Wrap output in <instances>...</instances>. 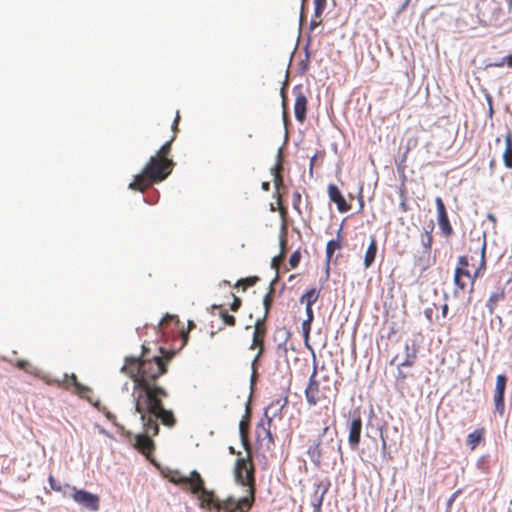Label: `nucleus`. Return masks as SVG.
<instances>
[{
    "mask_svg": "<svg viewBox=\"0 0 512 512\" xmlns=\"http://www.w3.org/2000/svg\"><path fill=\"white\" fill-rule=\"evenodd\" d=\"M341 248V244H339V240H329L326 245V262H327V272L329 271V262L331 261L334 252L337 249Z\"/></svg>",
    "mask_w": 512,
    "mask_h": 512,
    "instance_id": "obj_26",
    "label": "nucleus"
},
{
    "mask_svg": "<svg viewBox=\"0 0 512 512\" xmlns=\"http://www.w3.org/2000/svg\"><path fill=\"white\" fill-rule=\"evenodd\" d=\"M320 290L316 288L309 289L300 297V303H305L306 306H312L319 298Z\"/></svg>",
    "mask_w": 512,
    "mask_h": 512,
    "instance_id": "obj_20",
    "label": "nucleus"
},
{
    "mask_svg": "<svg viewBox=\"0 0 512 512\" xmlns=\"http://www.w3.org/2000/svg\"><path fill=\"white\" fill-rule=\"evenodd\" d=\"M454 283L457 289L464 290L466 283L461 278H454Z\"/></svg>",
    "mask_w": 512,
    "mask_h": 512,
    "instance_id": "obj_48",
    "label": "nucleus"
},
{
    "mask_svg": "<svg viewBox=\"0 0 512 512\" xmlns=\"http://www.w3.org/2000/svg\"><path fill=\"white\" fill-rule=\"evenodd\" d=\"M221 317L225 324L229 326L235 325V317L230 315L227 311H221Z\"/></svg>",
    "mask_w": 512,
    "mask_h": 512,
    "instance_id": "obj_39",
    "label": "nucleus"
},
{
    "mask_svg": "<svg viewBox=\"0 0 512 512\" xmlns=\"http://www.w3.org/2000/svg\"><path fill=\"white\" fill-rule=\"evenodd\" d=\"M342 227H343V223L340 225V227L336 233V238L334 239V240H339V244H341V240H342V235H341Z\"/></svg>",
    "mask_w": 512,
    "mask_h": 512,
    "instance_id": "obj_55",
    "label": "nucleus"
},
{
    "mask_svg": "<svg viewBox=\"0 0 512 512\" xmlns=\"http://www.w3.org/2000/svg\"><path fill=\"white\" fill-rule=\"evenodd\" d=\"M283 147H280L277 152V163L274 167L271 168V173L275 176V183H278L279 172L282 169L281 160H282Z\"/></svg>",
    "mask_w": 512,
    "mask_h": 512,
    "instance_id": "obj_31",
    "label": "nucleus"
},
{
    "mask_svg": "<svg viewBox=\"0 0 512 512\" xmlns=\"http://www.w3.org/2000/svg\"><path fill=\"white\" fill-rule=\"evenodd\" d=\"M328 196L329 199L336 204L339 212L345 213L349 211V204L347 203L341 191L335 184L328 185Z\"/></svg>",
    "mask_w": 512,
    "mask_h": 512,
    "instance_id": "obj_13",
    "label": "nucleus"
},
{
    "mask_svg": "<svg viewBox=\"0 0 512 512\" xmlns=\"http://www.w3.org/2000/svg\"><path fill=\"white\" fill-rule=\"evenodd\" d=\"M169 480L175 484L189 486L191 493L197 496L200 508L212 510L214 505L213 491L205 488L204 480L198 471L192 470L190 476L182 475L175 471L169 477Z\"/></svg>",
    "mask_w": 512,
    "mask_h": 512,
    "instance_id": "obj_4",
    "label": "nucleus"
},
{
    "mask_svg": "<svg viewBox=\"0 0 512 512\" xmlns=\"http://www.w3.org/2000/svg\"><path fill=\"white\" fill-rule=\"evenodd\" d=\"M432 231H433V226H431L429 230H425L424 234L422 235L421 244L423 246V250H425V251L431 252V246H432V241H433Z\"/></svg>",
    "mask_w": 512,
    "mask_h": 512,
    "instance_id": "obj_30",
    "label": "nucleus"
},
{
    "mask_svg": "<svg viewBox=\"0 0 512 512\" xmlns=\"http://www.w3.org/2000/svg\"><path fill=\"white\" fill-rule=\"evenodd\" d=\"M326 7V0H314V15L319 17Z\"/></svg>",
    "mask_w": 512,
    "mask_h": 512,
    "instance_id": "obj_34",
    "label": "nucleus"
},
{
    "mask_svg": "<svg viewBox=\"0 0 512 512\" xmlns=\"http://www.w3.org/2000/svg\"><path fill=\"white\" fill-rule=\"evenodd\" d=\"M458 262L460 264V267L468 266V259L465 256H460L458 259Z\"/></svg>",
    "mask_w": 512,
    "mask_h": 512,
    "instance_id": "obj_53",
    "label": "nucleus"
},
{
    "mask_svg": "<svg viewBox=\"0 0 512 512\" xmlns=\"http://www.w3.org/2000/svg\"><path fill=\"white\" fill-rule=\"evenodd\" d=\"M175 316H172V315H166L165 317H163L159 322H158V327H160L164 321L167 319V318H174Z\"/></svg>",
    "mask_w": 512,
    "mask_h": 512,
    "instance_id": "obj_60",
    "label": "nucleus"
},
{
    "mask_svg": "<svg viewBox=\"0 0 512 512\" xmlns=\"http://www.w3.org/2000/svg\"><path fill=\"white\" fill-rule=\"evenodd\" d=\"M290 335H291L290 332L285 328L277 329V331L275 333V339L277 340L279 338V342L277 344V352L279 354L287 353V351H288L287 341H288Z\"/></svg>",
    "mask_w": 512,
    "mask_h": 512,
    "instance_id": "obj_17",
    "label": "nucleus"
},
{
    "mask_svg": "<svg viewBox=\"0 0 512 512\" xmlns=\"http://www.w3.org/2000/svg\"><path fill=\"white\" fill-rule=\"evenodd\" d=\"M300 259H301V254L300 252L297 250V251H294L290 258H289V265L292 267V268H295L297 267V265L299 264L300 262Z\"/></svg>",
    "mask_w": 512,
    "mask_h": 512,
    "instance_id": "obj_37",
    "label": "nucleus"
},
{
    "mask_svg": "<svg viewBox=\"0 0 512 512\" xmlns=\"http://www.w3.org/2000/svg\"><path fill=\"white\" fill-rule=\"evenodd\" d=\"M280 249H281L280 255L284 256L285 251H286V239L283 234L280 236Z\"/></svg>",
    "mask_w": 512,
    "mask_h": 512,
    "instance_id": "obj_46",
    "label": "nucleus"
},
{
    "mask_svg": "<svg viewBox=\"0 0 512 512\" xmlns=\"http://www.w3.org/2000/svg\"><path fill=\"white\" fill-rule=\"evenodd\" d=\"M178 121H179V113H177L176 115V118L173 122V125H172V129L175 131L176 130V127H177V124H178Z\"/></svg>",
    "mask_w": 512,
    "mask_h": 512,
    "instance_id": "obj_61",
    "label": "nucleus"
},
{
    "mask_svg": "<svg viewBox=\"0 0 512 512\" xmlns=\"http://www.w3.org/2000/svg\"><path fill=\"white\" fill-rule=\"evenodd\" d=\"M292 93L295 96V103H294V115L295 119L302 123L306 118L307 113V97L305 93L303 92V86L302 85H295L292 88Z\"/></svg>",
    "mask_w": 512,
    "mask_h": 512,
    "instance_id": "obj_7",
    "label": "nucleus"
},
{
    "mask_svg": "<svg viewBox=\"0 0 512 512\" xmlns=\"http://www.w3.org/2000/svg\"><path fill=\"white\" fill-rule=\"evenodd\" d=\"M462 276L471 278V276L467 270H465L463 267H457L455 269L454 278H461Z\"/></svg>",
    "mask_w": 512,
    "mask_h": 512,
    "instance_id": "obj_42",
    "label": "nucleus"
},
{
    "mask_svg": "<svg viewBox=\"0 0 512 512\" xmlns=\"http://www.w3.org/2000/svg\"><path fill=\"white\" fill-rule=\"evenodd\" d=\"M380 439H381V452L384 457L388 454L387 450V439L386 436H384L382 428L380 429Z\"/></svg>",
    "mask_w": 512,
    "mask_h": 512,
    "instance_id": "obj_40",
    "label": "nucleus"
},
{
    "mask_svg": "<svg viewBox=\"0 0 512 512\" xmlns=\"http://www.w3.org/2000/svg\"><path fill=\"white\" fill-rule=\"evenodd\" d=\"M505 64L512 66V55L505 56L500 61L490 64V66L502 67Z\"/></svg>",
    "mask_w": 512,
    "mask_h": 512,
    "instance_id": "obj_38",
    "label": "nucleus"
},
{
    "mask_svg": "<svg viewBox=\"0 0 512 512\" xmlns=\"http://www.w3.org/2000/svg\"><path fill=\"white\" fill-rule=\"evenodd\" d=\"M96 428L98 429V432L106 437H109L113 439V436L102 426L97 425Z\"/></svg>",
    "mask_w": 512,
    "mask_h": 512,
    "instance_id": "obj_52",
    "label": "nucleus"
},
{
    "mask_svg": "<svg viewBox=\"0 0 512 512\" xmlns=\"http://www.w3.org/2000/svg\"><path fill=\"white\" fill-rule=\"evenodd\" d=\"M483 433V429H476L469 433L467 436V445L470 446L471 449H475L476 446L481 442Z\"/></svg>",
    "mask_w": 512,
    "mask_h": 512,
    "instance_id": "obj_25",
    "label": "nucleus"
},
{
    "mask_svg": "<svg viewBox=\"0 0 512 512\" xmlns=\"http://www.w3.org/2000/svg\"><path fill=\"white\" fill-rule=\"evenodd\" d=\"M447 313H448V306H447V304H445L442 306L441 314L443 317H446Z\"/></svg>",
    "mask_w": 512,
    "mask_h": 512,
    "instance_id": "obj_59",
    "label": "nucleus"
},
{
    "mask_svg": "<svg viewBox=\"0 0 512 512\" xmlns=\"http://www.w3.org/2000/svg\"><path fill=\"white\" fill-rule=\"evenodd\" d=\"M328 430H329V427H328V426L324 427V428L322 429V433H321V435H319V437H318V438H320V439L322 440V437L327 433V431H328Z\"/></svg>",
    "mask_w": 512,
    "mask_h": 512,
    "instance_id": "obj_62",
    "label": "nucleus"
},
{
    "mask_svg": "<svg viewBox=\"0 0 512 512\" xmlns=\"http://www.w3.org/2000/svg\"><path fill=\"white\" fill-rule=\"evenodd\" d=\"M256 347H259V351H258L257 355L254 357V359L252 360V363H251V370L252 371H253L254 368L257 369V363L259 361V358L262 356V354L264 352V343L261 342Z\"/></svg>",
    "mask_w": 512,
    "mask_h": 512,
    "instance_id": "obj_36",
    "label": "nucleus"
},
{
    "mask_svg": "<svg viewBox=\"0 0 512 512\" xmlns=\"http://www.w3.org/2000/svg\"><path fill=\"white\" fill-rule=\"evenodd\" d=\"M239 430H240L241 438H242V440H244V438H245V435H244V421H241L239 423Z\"/></svg>",
    "mask_w": 512,
    "mask_h": 512,
    "instance_id": "obj_57",
    "label": "nucleus"
},
{
    "mask_svg": "<svg viewBox=\"0 0 512 512\" xmlns=\"http://www.w3.org/2000/svg\"><path fill=\"white\" fill-rule=\"evenodd\" d=\"M459 493H460V491H456V492H454V493H453V494L448 498L447 503H446V505H447V507H448V508L453 504V502L455 501V499H456V497L458 496V494H459Z\"/></svg>",
    "mask_w": 512,
    "mask_h": 512,
    "instance_id": "obj_51",
    "label": "nucleus"
},
{
    "mask_svg": "<svg viewBox=\"0 0 512 512\" xmlns=\"http://www.w3.org/2000/svg\"><path fill=\"white\" fill-rule=\"evenodd\" d=\"M330 487L329 481H318L314 483V492L311 497V506L313 512H321V507L325 494L328 492Z\"/></svg>",
    "mask_w": 512,
    "mask_h": 512,
    "instance_id": "obj_11",
    "label": "nucleus"
},
{
    "mask_svg": "<svg viewBox=\"0 0 512 512\" xmlns=\"http://www.w3.org/2000/svg\"><path fill=\"white\" fill-rule=\"evenodd\" d=\"M241 306V300L237 297H234L233 303L231 304V310L237 311Z\"/></svg>",
    "mask_w": 512,
    "mask_h": 512,
    "instance_id": "obj_49",
    "label": "nucleus"
},
{
    "mask_svg": "<svg viewBox=\"0 0 512 512\" xmlns=\"http://www.w3.org/2000/svg\"><path fill=\"white\" fill-rule=\"evenodd\" d=\"M315 159H316V155H314V156L310 159L309 174H310L311 176L313 175V167H314Z\"/></svg>",
    "mask_w": 512,
    "mask_h": 512,
    "instance_id": "obj_56",
    "label": "nucleus"
},
{
    "mask_svg": "<svg viewBox=\"0 0 512 512\" xmlns=\"http://www.w3.org/2000/svg\"><path fill=\"white\" fill-rule=\"evenodd\" d=\"M172 140L163 144L160 150L150 157L142 171L135 175L134 180L128 185L129 189L143 192L153 183L161 182L168 177L174 162L172 159L161 157V155H166L170 152Z\"/></svg>",
    "mask_w": 512,
    "mask_h": 512,
    "instance_id": "obj_3",
    "label": "nucleus"
},
{
    "mask_svg": "<svg viewBox=\"0 0 512 512\" xmlns=\"http://www.w3.org/2000/svg\"><path fill=\"white\" fill-rule=\"evenodd\" d=\"M507 384V377L504 374H499L496 378L495 393H505Z\"/></svg>",
    "mask_w": 512,
    "mask_h": 512,
    "instance_id": "obj_33",
    "label": "nucleus"
},
{
    "mask_svg": "<svg viewBox=\"0 0 512 512\" xmlns=\"http://www.w3.org/2000/svg\"><path fill=\"white\" fill-rule=\"evenodd\" d=\"M283 257L284 256H282V255H278V256L273 257L272 262H271L272 268L277 270L278 269V265L282 261Z\"/></svg>",
    "mask_w": 512,
    "mask_h": 512,
    "instance_id": "obj_44",
    "label": "nucleus"
},
{
    "mask_svg": "<svg viewBox=\"0 0 512 512\" xmlns=\"http://www.w3.org/2000/svg\"><path fill=\"white\" fill-rule=\"evenodd\" d=\"M402 367H399L398 366V371H397V381H401V382H404L405 379L407 378V374L401 369Z\"/></svg>",
    "mask_w": 512,
    "mask_h": 512,
    "instance_id": "obj_45",
    "label": "nucleus"
},
{
    "mask_svg": "<svg viewBox=\"0 0 512 512\" xmlns=\"http://www.w3.org/2000/svg\"><path fill=\"white\" fill-rule=\"evenodd\" d=\"M14 365L26 373L42 378V371L27 360H17Z\"/></svg>",
    "mask_w": 512,
    "mask_h": 512,
    "instance_id": "obj_19",
    "label": "nucleus"
},
{
    "mask_svg": "<svg viewBox=\"0 0 512 512\" xmlns=\"http://www.w3.org/2000/svg\"><path fill=\"white\" fill-rule=\"evenodd\" d=\"M48 481H49L51 489H53L54 491L62 490V485L58 481H56L53 476L50 475L48 478Z\"/></svg>",
    "mask_w": 512,
    "mask_h": 512,
    "instance_id": "obj_41",
    "label": "nucleus"
},
{
    "mask_svg": "<svg viewBox=\"0 0 512 512\" xmlns=\"http://www.w3.org/2000/svg\"><path fill=\"white\" fill-rule=\"evenodd\" d=\"M121 390L122 391H128L129 390V383L128 382L124 383L122 385V387H121Z\"/></svg>",
    "mask_w": 512,
    "mask_h": 512,
    "instance_id": "obj_64",
    "label": "nucleus"
},
{
    "mask_svg": "<svg viewBox=\"0 0 512 512\" xmlns=\"http://www.w3.org/2000/svg\"><path fill=\"white\" fill-rule=\"evenodd\" d=\"M479 23L485 27H500L502 24V8L497 0H479L476 4Z\"/></svg>",
    "mask_w": 512,
    "mask_h": 512,
    "instance_id": "obj_5",
    "label": "nucleus"
},
{
    "mask_svg": "<svg viewBox=\"0 0 512 512\" xmlns=\"http://www.w3.org/2000/svg\"><path fill=\"white\" fill-rule=\"evenodd\" d=\"M485 253H486V238L484 236L483 240H482V245H481V248H480V254H481L480 265L477 268V270L475 271L474 277H477L480 274L481 270L485 269V264H486V262H485Z\"/></svg>",
    "mask_w": 512,
    "mask_h": 512,
    "instance_id": "obj_32",
    "label": "nucleus"
},
{
    "mask_svg": "<svg viewBox=\"0 0 512 512\" xmlns=\"http://www.w3.org/2000/svg\"><path fill=\"white\" fill-rule=\"evenodd\" d=\"M277 280H278V275H276V277L271 281V283H270V291L263 298V306H264V309H265L264 319H266L267 316H268L269 309H270V306H271V303H272V294H273V291H274V285L277 282Z\"/></svg>",
    "mask_w": 512,
    "mask_h": 512,
    "instance_id": "obj_27",
    "label": "nucleus"
},
{
    "mask_svg": "<svg viewBox=\"0 0 512 512\" xmlns=\"http://www.w3.org/2000/svg\"><path fill=\"white\" fill-rule=\"evenodd\" d=\"M505 152L503 155L504 164L507 168H512V136L508 134L505 138Z\"/></svg>",
    "mask_w": 512,
    "mask_h": 512,
    "instance_id": "obj_23",
    "label": "nucleus"
},
{
    "mask_svg": "<svg viewBox=\"0 0 512 512\" xmlns=\"http://www.w3.org/2000/svg\"><path fill=\"white\" fill-rule=\"evenodd\" d=\"M311 324L312 322H310V320H304L301 325L302 334L306 343L308 342L309 334L311 331Z\"/></svg>",
    "mask_w": 512,
    "mask_h": 512,
    "instance_id": "obj_35",
    "label": "nucleus"
},
{
    "mask_svg": "<svg viewBox=\"0 0 512 512\" xmlns=\"http://www.w3.org/2000/svg\"><path fill=\"white\" fill-rule=\"evenodd\" d=\"M268 409L264 412V417L259 421L256 426V438L257 441L267 439V448L274 442L273 435L271 432L272 418L268 416Z\"/></svg>",
    "mask_w": 512,
    "mask_h": 512,
    "instance_id": "obj_9",
    "label": "nucleus"
},
{
    "mask_svg": "<svg viewBox=\"0 0 512 512\" xmlns=\"http://www.w3.org/2000/svg\"><path fill=\"white\" fill-rule=\"evenodd\" d=\"M257 376H258V374H257L256 368H254L251 373V377H250L251 391L253 390V386L256 383Z\"/></svg>",
    "mask_w": 512,
    "mask_h": 512,
    "instance_id": "obj_50",
    "label": "nucleus"
},
{
    "mask_svg": "<svg viewBox=\"0 0 512 512\" xmlns=\"http://www.w3.org/2000/svg\"><path fill=\"white\" fill-rule=\"evenodd\" d=\"M320 445L321 439L317 438L307 450V455L316 468H320L322 463V449L320 448Z\"/></svg>",
    "mask_w": 512,
    "mask_h": 512,
    "instance_id": "obj_15",
    "label": "nucleus"
},
{
    "mask_svg": "<svg viewBox=\"0 0 512 512\" xmlns=\"http://www.w3.org/2000/svg\"><path fill=\"white\" fill-rule=\"evenodd\" d=\"M415 265L421 271L427 270L431 265V252L423 250L422 254L415 259Z\"/></svg>",
    "mask_w": 512,
    "mask_h": 512,
    "instance_id": "obj_22",
    "label": "nucleus"
},
{
    "mask_svg": "<svg viewBox=\"0 0 512 512\" xmlns=\"http://www.w3.org/2000/svg\"><path fill=\"white\" fill-rule=\"evenodd\" d=\"M349 428V435H348V443L352 450H355L361 439V432H362V420L361 417L353 416L351 421L348 425Z\"/></svg>",
    "mask_w": 512,
    "mask_h": 512,
    "instance_id": "obj_12",
    "label": "nucleus"
},
{
    "mask_svg": "<svg viewBox=\"0 0 512 512\" xmlns=\"http://www.w3.org/2000/svg\"><path fill=\"white\" fill-rule=\"evenodd\" d=\"M146 352L147 348L143 344L142 355L125 357V364L121 368V372L127 373L133 381L132 396L135 411L140 414L144 432L133 435L131 431L115 422V416L112 413H106V417L113 421L119 433L142 453H148L154 449L152 437L158 434L159 420L168 427H172L175 423L172 411L165 409L162 405L161 399L168 395L166 390L152 383L166 372L162 356L153 355L151 359H145Z\"/></svg>",
    "mask_w": 512,
    "mask_h": 512,
    "instance_id": "obj_1",
    "label": "nucleus"
},
{
    "mask_svg": "<svg viewBox=\"0 0 512 512\" xmlns=\"http://www.w3.org/2000/svg\"><path fill=\"white\" fill-rule=\"evenodd\" d=\"M404 349L405 358L399 363V367H412L417 360L418 348L414 342L410 345V343L406 341Z\"/></svg>",
    "mask_w": 512,
    "mask_h": 512,
    "instance_id": "obj_14",
    "label": "nucleus"
},
{
    "mask_svg": "<svg viewBox=\"0 0 512 512\" xmlns=\"http://www.w3.org/2000/svg\"><path fill=\"white\" fill-rule=\"evenodd\" d=\"M318 25H319V23L312 19L310 21L309 27H310L311 30H314Z\"/></svg>",
    "mask_w": 512,
    "mask_h": 512,
    "instance_id": "obj_58",
    "label": "nucleus"
},
{
    "mask_svg": "<svg viewBox=\"0 0 512 512\" xmlns=\"http://www.w3.org/2000/svg\"><path fill=\"white\" fill-rule=\"evenodd\" d=\"M233 474L235 483L244 488V494L239 498L229 496L225 500H219L213 493L212 509L216 512H248L254 504L256 480L253 463L246 458H238Z\"/></svg>",
    "mask_w": 512,
    "mask_h": 512,
    "instance_id": "obj_2",
    "label": "nucleus"
},
{
    "mask_svg": "<svg viewBox=\"0 0 512 512\" xmlns=\"http://www.w3.org/2000/svg\"><path fill=\"white\" fill-rule=\"evenodd\" d=\"M305 312H306V315H307V318L305 320H310V322H312L313 319H314V313H313L312 306H306L305 307Z\"/></svg>",
    "mask_w": 512,
    "mask_h": 512,
    "instance_id": "obj_47",
    "label": "nucleus"
},
{
    "mask_svg": "<svg viewBox=\"0 0 512 512\" xmlns=\"http://www.w3.org/2000/svg\"><path fill=\"white\" fill-rule=\"evenodd\" d=\"M73 500L83 508L89 511H97L99 509V497L89 491L83 489L72 488Z\"/></svg>",
    "mask_w": 512,
    "mask_h": 512,
    "instance_id": "obj_6",
    "label": "nucleus"
},
{
    "mask_svg": "<svg viewBox=\"0 0 512 512\" xmlns=\"http://www.w3.org/2000/svg\"><path fill=\"white\" fill-rule=\"evenodd\" d=\"M490 460L491 456L488 454L481 456L476 462L477 469L484 474L490 473Z\"/></svg>",
    "mask_w": 512,
    "mask_h": 512,
    "instance_id": "obj_28",
    "label": "nucleus"
},
{
    "mask_svg": "<svg viewBox=\"0 0 512 512\" xmlns=\"http://www.w3.org/2000/svg\"><path fill=\"white\" fill-rule=\"evenodd\" d=\"M504 395L505 393H494L495 412H497L500 416H502L505 412Z\"/></svg>",
    "mask_w": 512,
    "mask_h": 512,
    "instance_id": "obj_29",
    "label": "nucleus"
},
{
    "mask_svg": "<svg viewBox=\"0 0 512 512\" xmlns=\"http://www.w3.org/2000/svg\"><path fill=\"white\" fill-rule=\"evenodd\" d=\"M364 207V201H363V197L360 196L359 197V209L362 210Z\"/></svg>",
    "mask_w": 512,
    "mask_h": 512,
    "instance_id": "obj_63",
    "label": "nucleus"
},
{
    "mask_svg": "<svg viewBox=\"0 0 512 512\" xmlns=\"http://www.w3.org/2000/svg\"><path fill=\"white\" fill-rule=\"evenodd\" d=\"M265 319L264 317L262 319H257L256 322H255V329H254V332H253V341H252V344L250 345V349H254L256 348V346L263 342V337L265 335V332H266V329L263 325Z\"/></svg>",
    "mask_w": 512,
    "mask_h": 512,
    "instance_id": "obj_18",
    "label": "nucleus"
},
{
    "mask_svg": "<svg viewBox=\"0 0 512 512\" xmlns=\"http://www.w3.org/2000/svg\"><path fill=\"white\" fill-rule=\"evenodd\" d=\"M435 204L437 209V220L439 228L445 236H450L453 232V229L450 224L444 202L440 197H436Z\"/></svg>",
    "mask_w": 512,
    "mask_h": 512,
    "instance_id": "obj_10",
    "label": "nucleus"
},
{
    "mask_svg": "<svg viewBox=\"0 0 512 512\" xmlns=\"http://www.w3.org/2000/svg\"><path fill=\"white\" fill-rule=\"evenodd\" d=\"M486 100H487L488 105H489V114L492 115V113H493L492 97L489 94H487L486 95Z\"/></svg>",
    "mask_w": 512,
    "mask_h": 512,
    "instance_id": "obj_54",
    "label": "nucleus"
},
{
    "mask_svg": "<svg viewBox=\"0 0 512 512\" xmlns=\"http://www.w3.org/2000/svg\"><path fill=\"white\" fill-rule=\"evenodd\" d=\"M377 255V241L374 235L370 236V242L364 255V267L369 268Z\"/></svg>",
    "mask_w": 512,
    "mask_h": 512,
    "instance_id": "obj_16",
    "label": "nucleus"
},
{
    "mask_svg": "<svg viewBox=\"0 0 512 512\" xmlns=\"http://www.w3.org/2000/svg\"><path fill=\"white\" fill-rule=\"evenodd\" d=\"M64 378L65 379H70L71 381V384L75 387L76 389V393L81 396V397H85L86 396V393L87 392H90V389L87 387V386H84L83 384L79 383L77 381V377L75 374H71V375H68V374H64Z\"/></svg>",
    "mask_w": 512,
    "mask_h": 512,
    "instance_id": "obj_24",
    "label": "nucleus"
},
{
    "mask_svg": "<svg viewBox=\"0 0 512 512\" xmlns=\"http://www.w3.org/2000/svg\"><path fill=\"white\" fill-rule=\"evenodd\" d=\"M292 201H293V207L295 209L299 210V203L301 201V194L298 191L293 193Z\"/></svg>",
    "mask_w": 512,
    "mask_h": 512,
    "instance_id": "obj_43",
    "label": "nucleus"
},
{
    "mask_svg": "<svg viewBox=\"0 0 512 512\" xmlns=\"http://www.w3.org/2000/svg\"><path fill=\"white\" fill-rule=\"evenodd\" d=\"M504 297H505L504 290H497L490 294V296L486 302V307L490 313L494 312V309H495L497 303L499 301L503 300Z\"/></svg>",
    "mask_w": 512,
    "mask_h": 512,
    "instance_id": "obj_21",
    "label": "nucleus"
},
{
    "mask_svg": "<svg viewBox=\"0 0 512 512\" xmlns=\"http://www.w3.org/2000/svg\"><path fill=\"white\" fill-rule=\"evenodd\" d=\"M317 364L314 361L313 371L309 377L307 387L305 388V398L310 406H315L319 401V382L316 380Z\"/></svg>",
    "mask_w": 512,
    "mask_h": 512,
    "instance_id": "obj_8",
    "label": "nucleus"
}]
</instances>
